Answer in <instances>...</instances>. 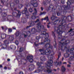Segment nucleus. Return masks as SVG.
<instances>
[{"instance_id": "33", "label": "nucleus", "mask_w": 74, "mask_h": 74, "mask_svg": "<svg viewBox=\"0 0 74 74\" xmlns=\"http://www.w3.org/2000/svg\"><path fill=\"white\" fill-rule=\"evenodd\" d=\"M52 35L54 37H55V32H52Z\"/></svg>"}, {"instance_id": "4", "label": "nucleus", "mask_w": 74, "mask_h": 74, "mask_svg": "<svg viewBox=\"0 0 74 74\" xmlns=\"http://www.w3.org/2000/svg\"><path fill=\"white\" fill-rule=\"evenodd\" d=\"M39 51L40 52L42 55H48L51 53V50L49 49H47L45 51H44V49H40L39 50Z\"/></svg>"}, {"instance_id": "25", "label": "nucleus", "mask_w": 74, "mask_h": 74, "mask_svg": "<svg viewBox=\"0 0 74 74\" xmlns=\"http://www.w3.org/2000/svg\"><path fill=\"white\" fill-rule=\"evenodd\" d=\"M22 22L23 23H26V19L25 18H23L22 19Z\"/></svg>"}, {"instance_id": "49", "label": "nucleus", "mask_w": 74, "mask_h": 74, "mask_svg": "<svg viewBox=\"0 0 74 74\" xmlns=\"http://www.w3.org/2000/svg\"><path fill=\"white\" fill-rule=\"evenodd\" d=\"M19 0H17L16 1V3H19Z\"/></svg>"}, {"instance_id": "48", "label": "nucleus", "mask_w": 74, "mask_h": 74, "mask_svg": "<svg viewBox=\"0 0 74 74\" xmlns=\"http://www.w3.org/2000/svg\"><path fill=\"white\" fill-rule=\"evenodd\" d=\"M31 27V26L29 25V26H27V27H26V29H28L29 27Z\"/></svg>"}, {"instance_id": "19", "label": "nucleus", "mask_w": 74, "mask_h": 74, "mask_svg": "<svg viewBox=\"0 0 74 74\" xmlns=\"http://www.w3.org/2000/svg\"><path fill=\"white\" fill-rule=\"evenodd\" d=\"M12 18H13V17H12V16H8V18L7 19L8 21V20L10 21H13V19Z\"/></svg>"}, {"instance_id": "59", "label": "nucleus", "mask_w": 74, "mask_h": 74, "mask_svg": "<svg viewBox=\"0 0 74 74\" xmlns=\"http://www.w3.org/2000/svg\"><path fill=\"white\" fill-rule=\"evenodd\" d=\"M1 29H2V30H4V27H1Z\"/></svg>"}, {"instance_id": "16", "label": "nucleus", "mask_w": 74, "mask_h": 74, "mask_svg": "<svg viewBox=\"0 0 74 74\" xmlns=\"http://www.w3.org/2000/svg\"><path fill=\"white\" fill-rule=\"evenodd\" d=\"M31 3L32 5H34V7H37V3H34V1H36V0H31Z\"/></svg>"}, {"instance_id": "17", "label": "nucleus", "mask_w": 74, "mask_h": 74, "mask_svg": "<svg viewBox=\"0 0 74 74\" xmlns=\"http://www.w3.org/2000/svg\"><path fill=\"white\" fill-rule=\"evenodd\" d=\"M43 20H47V22L48 21L49 22L48 23H47V24H48V25H49V24H50V22H49V18H48V16H47L46 17H45L44 18L41 19L42 21H43Z\"/></svg>"}, {"instance_id": "12", "label": "nucleus", "mask_w": 74, "mask_h": 74, "mask_svg": "<svg viewBox=\"0 0 74 74\" xmlns=\"http://www.w3.org/2000/svg\"><path fill=\"white\" fill-rule=\"evenodd\" d=\"M30 34H31L30 31H28L27 32H23V35L24 36V37H26L27 36H29Z\"/></svg>"}, {"instance_id": "41", "label": "nucleus", "mask_w": 74, "mask_h": 74, "mask_svg": "<svg viewBox=\"0 0 74 74\" xmlns=\"http://www.w3.org/2000/svg\"><path fill=\"white\" fill-rule=\"evenodd\" d=\"M15 43H16V44L17 45H18V44H19V42H18V40H16L15 42Z\"/></svg>"}, {"instance_id": "8", "label": "nucleus", "mask_w": 74, "mask_h": 74, "mask_svg": "<svg viewBox=\"0 0 74 74\" xmlns=\"http://www.w3.org/2000/svg\"><path fill=\"white\" fill-rule=\"evenodd\" d=\"M22 13L23 14H25V15L27 16H28L29 15V12H28V11H27V8H25L24 10H23Z\"/></svg>"}, {"instance_id": "22", "label": "nucleus", "mask_w": 74, "mask_h": 74, "mask_svg": "<svg viewBox=\"0 0 74 74\" xmlns=\"http://www.w3.org/2000/svg\"><path fill=\"white\" fill-rule=\"evenodd\" d=\"M61 71L62 72H64L66 71V68L64 66H62L61 67Z\"/></svg>"}, {"instance_id": "63", "label": "nucleus", "mask_w": 74, "mask_h": 74, "mask_svg": "<svg viewBox=\"0 0 74 74\" xmlns=\"http://www.w3.org/2000/svg\"><path fill=\"white\" fill-rule=\"evenodd\" d=\"M43 4H44V5H46V3H45V2H44L43 3Z\"/></svg>"}, {"instance_id": "24", "label": "nucleus", "mask_w": 74, "mask_h": 74, "mask_svg": "<svg viewBox=\"0 0 74 74\" xmlns=\"http://www.w3.org/2000/svg\"><path fill=\"white\" fill-rule=\"evenodd\" d=\"M1 37L2 38H5L6 37V34H1Z\"/></svg>"}, {"instance_id": "40", "label": "nucleus", "mask_w": 74, "mask_h": 74, "mask_svg": "<svg viewBox=\"0 0 74 74\" xmlns=\"http://www.w3.org/2000/svg\"><path fill=\"white\" fill-rule=\"evenodd\" d=\"M1 7H2V5H0V13L2 12V10L1 9Z\"/></svg>"}, {"instance_id": "7", "label": "nucleus", "mask_w": 74, "mask_h": 74, "mask_svg": "<svg viewBox=\"0 0 74 74\" xmlns=\"http://www.w3.org/2000/svg\"><path fill=\"white\" fill-rule=\"evenodd\" d=\"M18 14H17L16 12H13L12 13V15L13 16H16V17H20L21 15V13L19 10H17Z\"/></svg>"}, {"instance_id": "11", "label": "nucleus", "mask_w": 74, "mask_h": 74, "mask_svg": "<svg viewBox=\"0 0 74 74\" xmlns=\"http://www.w3.org/2000/svg\"><path fill=\"white\" fill-rule=\"evenodd\" d=\"M9 41L8 39V40H6L4 41V43L5 44V45H4V47H2V48L3 49H5L7 48V46L6 44H9Z\"/></svg>"}, {"instance_id": "53", "label": "nucleus", "mask_w": 74, "mask_h": 74, "mask_svg": "<svg viewBox=\"0 0 74 74\" xmlns=\"http://www.w3.org/2000/svg\"><path fill=\"white\" fill-rule=\"evenodd\" d=\"M63 64H67V62H64L63 63Z\"/></svg>"}, {"instance_id": "27", "label": "nucleus", "mask_w": 74, "mask_h": 74, "mask_svg": "<svg viewBox=\"0 0 74 74\" xmlns=\"http://www.w3.org/2000/svg\"><path fill=\"white\" fill-rule=\"evenodd\" d=\"M1 16L3 17H5L7 16V13L6 12H4V13L1 14Z\"/></svg>"}, {"instance_id": "30", "label": "nucleus", "mask_w": 74, "mask_h": 74, "mask_svg": "<svg viewBox=\"0 0 74 74\" xmlns=\"http://www.w3.org/2000/svg\"><path fill=\"white\" fill-rule=\"evenodd\" d=\"M59 64V62H57L56 61H54V65H55V66H57Z\"/></svg>"}, {"instance_id": "2", "label": "nucleus", "mask_w": 74, "mask_h": 74, "mask_svg": "<svg viewBox=\"0 0 74 74\" xmlns=\"http://www.w3.org/2000/svg\"><path fill=\"white\" fill-rule=\"evenodd\" d=\"M53 62L52 60H49L47 62V64H46V66H45V68H44V67L40 66L41 65V63L39 62H38L36 63L37 65L39 66H40L38 68V70L36 71L35 73H38L41 72L42 70H44V71L47 72L48 73H52V70L49 69H51V66H52V64Z\"/></svg>"}, {"instance_id": "51", "label": "nucleus", "mask_w": 74, "mask_h": 74, "mask_svg": "<svg viewBox=\"0 0 74 74\" xmlns=\"http://www.w3.org/2000/svg\"><path fill=\"white\" fill-rule=\"evenodd\" d=\"M73 30V29H70V30H69V33H70V32H71V31H72Z\"/></svg>"}, {"instance_id": "45", "label": "nucleus", "mask_w": 74, "mask_h": 74, "mask_svg": "<svg viewBox=\"0 0 74 74\" xmlns=\"http://www.w3.org/2000/svg\"><path fill=\"white\" fill-rule=\"evenodd\" d=\"M67 67L70 68V67H71V65L69 64H68L67 65Z\"/></svg>"}, {"instance_id": "36", "label": "nucleus", "mask_w": 74, "mask_h": 74, "mask_svg": "<svg viewBox=\"0 0 74 74\" xmlns=\"http://www.w3.org/2000/svg\"><path fill=\"white\" fill-rule=\"evenodd\" d=\"M61 3H62V4H64L65 3V0H62L61 1Z\"/></svg>"}, {"instance_id": "61", "label": "nucleus", "mask_w": 74, "mask_h": 74, "mask_svg": "<svg viewBox=\"0 0 74 74\" xmlns=\"http://www.w3.org/2000/svg\"><path fill=\"white\" fill-rule=\"evenodd\" d=\"M8 62H10V59H8Z\"/></svg>"}, {"instance_id": "60", "label": "nucleus", "mask_w": 74, "mask_h": 74, "mask_svg": "<svg viewBox=\"0 0 74 74\" xmlns=\"http://www.w3.org/2000/svg\"><path fill=\"white\" fill-rule=\"evenodd\" d=\"M4 69L5 70H6V69H7V68L6 67H5L4 68Z\"/></svg>"}, {"instance_id": "55", "label": "nucleus", "mask_w": 74, "mask_h": 74, "mask_svg": "<svg viewBox=\"0 0 74 74\" xmlns=\"http://www.w3.org/2000/svg\"><path fill=\"white\" fill-rule=\"evenodd\" d=\"M53 71H55V72H56V69H53Z\"/></svg>"}, {"instance_id": "62", "label": "nucleus", "mask_w": 74, "mask_h": 74, "mask_svg": "<svg viewBox=\"0 0 74 74\" xmlns=\"http://www.w3.org/2000/svg\"><path fill=\"white\" fill-rule=\"evenodd\" d=\"M12 28L14 30H15V29H16V28H14V27H13Z\"/></svg>"}, {"instance_id": "50", "label": "nucleus", "mask_w": 74, "mask_h": 74, "mask_svg": "<svg viewBox=\"0 0 74 74\" xmlns=\"http://www.w3.org/2000/svg\"><path fill=\"white\" fill-rule=\"evenodd\" d=\"M55 45H54V46L55 47V48H56V46L57 44H56V42L55 41Z\"/></svg>"}, {"instance_id": "44", "label": "nucleus", "mask_w": 74, "mask_h": 74, "mask_svg": "<svg viewBox=\"0 0 74 74\" xmlns=\"http://www.w3.org/2000/svg\"><path fill=\"white\" fill-rule=\"evenodd\" d=\"M60 15V12H58L57 13V15H58V16H59V15Z\"/></svg>"}, {"instance_id": "1", "label": "nucleus", "mask_w": 74, "mask_h": 74, "mask_svg": "<svg viewBox=\"0 0 74 74\" xmlns=\"http://www.w3.org/2000/svg\"><path fill=\"white\" fill-rule=\"evenodd\" d=\"M41 22H39L37 24V25L38 26L36 27V29L34 28H33L31 29V32H39L40 31V29H42L45 31H42L41 32V34H45V40H44V42H42L41 43H40L39 44L40 45H42V44H44L45 42H46L47 43L45 45V47L46 48H47L48 47V45H49V46L48 47V48H49V49H52L53 48V47L51 45V44H50V40L48 39V37H49V34H48L46 33L45 31H47V29L45 28V27H44V26L43 25H41Z\"/></svg>"}, {"instance_id": "39", "label": "nucleus", "mask_w": 74, "mask_h": 74, "mask_svg": "<svg viewBox=\"0 0 74 74\" xmlns=\"http://www.w3.org/2000/svg\"><path fill=\"white\" fill-rule=\"evenodd\" d=\"M25 5L26 7H28L29 5V4L28 3H26L25 4Z\"/></svg>"}, {"instance_id": "20", "label": "nucleus", "mask_w": 74, "mask_h": 74, "mask_svg": "<svg viewBox=\"0 0 74 74\" xmlns=\"http://www.w3.org/2000/svg\"><path fill=\"white\" fill-rule=\"evenodd\" d=\"M40 59L41 61H45L46 60V58L45 56L41 57Z\"/></svg>"}, {"instance_id": "32", "label": "nucleus", "mask_w": 74, "mask_h": 74, "mask_svg": "<svg viewBox=\"0 0 74 74\" xmlns=\"http://www.w3.org/2000/svg\"><path fill=\"white\" fill-rule=\"evenodd\" d=\"M15 35L16 36H18L19 35V32L18 31H17L15 34Z\"/></svg>"}, {"instance_id": "5", "label": "nucleus", "mask_w": 74, "mask_h": 74, "mask_svg": "<svg viewBox=\"0 0 74 74\" xmlns=\"http://www.w3.org/2000/svg\"><path fill=\"white\" fill-rule=\"evenodd\" d=\"M70 54L69 53H66L64 55V56L65 58H69V57H70L69 58V60L70 61H71V60H73V56L74 55V53L71 52H70Z\"/></svg>"}, {"instance_id": "64", "label": "nucleus", "mask_w": 74, "mask_h": 74, "mask_svg": "<svg viewBox=\"0 0 74 74\" xmlns=\"http://www.w3.org/2000/svg\"><path fill=\"white\" fill-rule=\"evenodd\" d=\"M2 65H0V67H2Z\"/></svg>"}, {"instance_id": "57", "label": "nucleus", "mask_w": 74, "mask_h": 74, "mask_svg": "<svg viewBox=\"0 0 74 74\" xmlns=\"http://www.w3.org/2000/svg\"><path fill=\"white\" fill-rule=\"evenodd\" d=\"M1 3H2V4H4V2H3V1L2 0L1 1Z\"/></svg>"}, {"instance_id": "26", "label": "nucleus", "mask_w": 74, "mask_h": 74, "mask_svg": "<svg viewBox=\"0 0 74 74\" xmlns=\"http://www.w3.org/2000/svg\"><path fill=\"white\" fill-rule=\"evenodd\" d=\"M56 15V13H54V14H52L53 16L51 17V19L53 21V20L55 18V16Z\"/></svg>"}, {"instance_id": "15", "label": "nucleus", "mask_w": 74, "mask_h": 74, "mask_svg": "<svg viewBox=\"0 0 74 74\" xmlns=\"http://www.w3.org/2000/svg\"><path fill=\"white\" fill-rule=\"evenodd\" d=\"M58 6V4H56V5H55V7H53V6L52 5H50L49 8V10L52 9V10H53L54 9V10H55V8H56Z\"/></svg>"}, {"instance_id": "6", "label": "nucleus", "mask_w": 74, "mask_h": 74, "mask_svg": "<svg viewBox=\"0 0 74 74\" xmlns=\"http://www.w3.org/2000/svg\"><path fill=\"white\" fill-rule=\"evenodd\" d=\"M67 6L66 5H64L63 6L62 8H63L64 9V10H63V14L64 15H66V10H67V7H69L70 6V5L71 4V2L69 1H68V2H67Z\"/></svg>"}, {"instance_id": "14", "label": "nucleus", "mask_w": 74, "mask_h": 74, "mask_svg": "<svg viewBox=\"0 0 74 74\" xmlns=\"http://www.w3.org/2000/svg\"><path fill=\"white\" fill-rule=\"evenodd\" d=\"M69 41H65V43L64 42L63 43H62V42H60L59 43V46H60L61 48H62L63 46H66V45H67V43H66V42H67Z\"/></svg>"}, {"instance_id": "46", "label": "nucleus", "mask_w": 74, "mask_h": 74, "mask_svg": "<svg viewBox=\"0 0 74 74\" xmlns=\"http://www.w3.org/2000/svg\"><path fill=\"white\" fill-rule=\"evenodd\" d=\"M47 27L48 29H49L51 27V26L48 25H47Z\"/></svg>"}, {"instance_id": "34", "label": "nucleus", "mask_w": 74, "mask_h": 74, "mask_svg": "<svg viewBox=\"0 0 74 74\" xmlns=\"http://www.w3.org/2000/svg\"><path fill=\"white\" fill-rule=\"evenodd\" d=\"M65 49H67L66 50V52H69V49H67L66 47H65Z\"/></svg>"}, {"instance_id": "58", "label": "nucleus", "mask_w": 74, "mask_h": 74, "mask_svg": "<svg viewBox=\"0 0 74 74\" xmlns=\"http://www.w3.org/2000/svg\"><path fill=\"white\" fill-rule=\"evenodd\" d=\"M43 7H41V10H42V11H43Z\"/></svg>"}, {"instance_id": "3", "label": "nucleus", "mask_w": 74, "mask_h": 74, "mask_svg": "<svg viewBox=\"0 0 74 74\" xmlns=\"http://www.w3.org/2000/svg\"><path fill=\"white\" fill-rule=\"evenodd\" d=\"M67 17L66 16H64V17L62 18L60 21L59 20H57L54 22L53 25H55L57 23H58L59 22H61V25H59L57 27H55V32H57L58 35V38L60 39L62 38V34L63 32V28L64 27V26H62L63 23L65 22V20L67 19Z\"/></svg>"}, {"instance_id": "13", "label": "nucleus", "mask_w": 74, "mask_h": 74, "mask_svg": "<svg viewBox=\"0 0 74 74\" xmlns=\"http://www.w3.org/2000/svg\"><path fill=\"white\" fill-rule=\"evenodd\" d=\"M39 19H38L37 21H31L29 22V23L30 25H31V26H34V25H35V23H37L38 22H39Z\"/></svg>"}, {"instance_id": "10", "label": "nucleus", "mask_w": 74, "mask_h": 74, "mask_svg": "<svg viewBox=\"0 0 74 74\" xmlns=\"http://www.w3.org/2000/svg\"><path fill=\"white\" fill-rule=\"evenodd\" d=\"M33 56H27V59L29 60V62L30 63L32 62H33Z\"/></svg>"}, {"instance_id": "43", "label": "nucleus", "mask_w": 74, "mask_h": 74, "mask_svg": "<svg viewBox=\"0 0 74 74\" xmlns=\"http://www.w3.org/2000/svg\"><path fill=\"white\" fill-rule=\"evenodd\" d=\"M8 31H9V32H10V33H11V32H12V29H9Z\"/></svg>"}, {"instance_id": "23", "label": "nucleus", "mask_w": 74, "mask_h": 74, "mask_svg": "<svg viewBox=\"0 0 74 74\" xmlns=\"http://www.w3.org/2000/svg\"><path fill=\"white\" fill-rule=\"evenodd\" d=\"M14 40V37L13 36H10L9 37V38L8 39V40L9 41H13Z\"/></svg>"}, {"instance_id": "42", "label": "nucleus", "mask_w": 74, "mask_h": 74, "mask_svg": "<svg viewBox=\"0 0 74 74\" xmlns=\"http://www.w3.org/2000/svg\"><path fill=\"white\" fill-rule=\"evenodd\" d=\"M10 6H12V7H14V5H15V4L14 3H12L10 5Z\"/></svg>"}, {"instance_id": "31", "label": "nucleus", "mask_w": 74, "mask_h": 74, "mask_svg": "<svg viewBox=\"0 0 74 74\" xmlns=\"http://www.w3.org/2000/svg\"><path fill=\"white\" fill-rule=\"evenodd\" d=\"M46 14H47V12H41L40 13L39 15L41 16L42 15H45Z\"/></svg>"}, {"instance_id": "38", "label": "nucleus", "mask_w": 74, "mask_h": 74, "mask_svg": "<svg viewBox=\"0 0 74 74\" xmlns=\"http://www.w3.org/2000/svg\"><path fill=\"white\" fill-rule=\"evenodd\" d=\"M23 51V48L21 47L20 50V52H22Z\"/></svg>"}, {"instance_id": "47", "label": "nucleus", "mask_w": 74, "mask_h": 74, "mask_svg": "<svg viewBox=\"0 0 74 74\" xmlns=\"http://www.w3.org/2000/svg\"><path fill=\"white\" fill-rule=\"evenodd\" d=\"M40 37L39 36H37L36 37V38L37 40H38L39 39H40Z\"/></svg>"}, {"instance_id": "37", "label": "nucleus", "mask_w": 74, "mask_h": 74, "mask_svg": "<svg viewBox=\"0 0 74 74\" xmlns=\"http://www.w3.org/2000/svg\"><path fill=\"white\" fill-rule=\"evenodd\" d=\"M61 55V53H60L58 56V60L59 59V58L60 57Z\"/></svg>"}, {"instance_id": "9", "label": "nucleus", "mask_w": 74, "mask_h": 74, "mask_svg": "<svg viewBox=\"0 0 74 74\" xmlns=\"http://www.w3.org/2000/svg\"><path fill=\"white\" fill-rule=\"evenodd\" d=\"M34 10L35 11L33 13V15L32 16V19H35L36 18V16L35 15H36L37 13V9L36 8L34 9Z\"/></svg>"}, {"instance_id": "18", "label": "nucleus", "mask_w": 74, "mask_h": 74, "mask_svg": "<svg viewBox=\"0 0 74 74\" xmlns=\"http://www.w3.org/2000/svg\"><path fill=\"white\" fill-rule=\"evenodd\" d=\"M34 68V65H30L29 66V69L30 71L33 70V69Z\"/></svg>"}, {"instance_id": "29", "label": "nucleus", "mask_w": 74, "mask_h": 74, "mask_svg": "<svg viewBox=\"0 0 74 74\" xmlns=\"http://www.w3.org/2000/svg\"><path fill=\"white\" fill-rule=\"evenodd\" d=\"M73 48H72L71 49H70V52H71L73 53L74 54V53H73L74 51V46L73 47Z\"/></svg>"}, {"instance_id": "35", "label": "nucleus", "mask_w": 74, "mask_h": 74, "mask_svg": "<svg viewBox=\"0 0 74 74\" xmlns=\"http://www.w3.org/2000/svg\"><path fill=\"white\" fill-rule=\"evenodd\" d=\"M29 11L30 12H33V10L32 8H30L29 9Z\"/></svg>"}, {"instance_id": "54", "label": "nucleus", "mask_w": 74, "mask_h": 74, "mask_svg": "<svg viewBox=\"0 0 74 74\" xmlns=\"http://www.w3.org/2000/svg\"><path fill=\"white\" fill-rule=\"evenodd\" d=\"M60 70V69H59V68H57V71H59Z\"/></svg>"}, {"instance_id": "28", "label": "nucleus", "mask_w": 74, "mask_h": 74, "mask_svg": "<svg viewBox=\"0 0 74 74\" xmlns=\"http://www.w3.org/2000/svg\"><path fill=\"white\" fill-rule=\"evenodd\" d=\"M23 6V5L22 4H19L18 5V8H20L21 9V8H22V7Z\"/></svg>"}, {"instance_id": "21", "label": "nucleus", "mask_w": 74, "mask_h": 74, "mask_svg": "<svg viewBox=\"0 0 74 74\" xmlns=\"http://www.w3.org/2000/svg\"><path fill=\"white\" fill-rule=\"evenodd\" d=\"M53 55H54V53H53V54L52 53L51 56H48V58H50V59H51V60H52V59H53Z\"/></svg>"}, {"instance_id": "56", "label": "nucleus", "mask_w": 74, "mask_h": 74, "mask_svg": "<svg viewBox=\"0 0 74 74\" xmlns=\"http://www.w3.org/2000/svg\"><path fill=\"white\" fill-rule=\"evenodd\" d=\"M20 74H23V73L22 72H20Z\"/></svg>"}, {"instance_id": "52", "label": "nucleus", "mask_w": 74, "mask_h": 74, "mask_svg": "<svg viewBox=\"0 0 74 74\" xmlns=\"http://www.w3.org/2000/svg\"><path fill=\"white\" fill-rule=\"evenodd\" d=\"M34 44L35 45V46H38V44H36V42H35Z\"/></svg>"}]
</instances>
